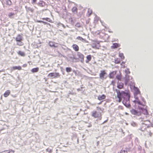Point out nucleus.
Returning <instances> with one entry per match:
<instances>
[{
	"instance_id": "obj_1",
	"label": "nucleus",
	"mask_w": 153,
	"mask_h": 153,
	"mask_svg": "<svg viewBox=\"0 0 153 153\" xmlns=\"http://www.w3.org/2000/svg\"><path fill=\"white\" fill-rule=\"evenodd\" d=\"M131 112L132 114L136 116H139L142 114L145 115L148 114V111L146 109L139 107L138 110H136L134 109H132L131 110Z\"/></svg>"
},
{
	"instance_id": "obj_2",
	"label": "nucleus",
	"mask_w": 153,
	"mask_h": 153,
	"mask_svg": "<svg viewBox=\"0 0 153 153\" xmlns=\"http://www.w3.org/2000/svg\"><path fill=\"white\" fill-rule=\"evenodd\" d=\"M117 93V97L118 98V100H117L119 102L121 101L122 98H125L126 97L128 99L129 98L130 95L128 92H126L124 91H122L120 92V91L117 90H116Z\"/></svg>"
},
{
	"instance_id": "obj_3",
	"label": "nucleus",
	"mask_w": 153,
	"mask_h": 153,
	"mask_svg": "<svg viewBox=\"0 0 153 153\" xmlns=\"http://www.w3.org/2000/svg\"><path fill=\"white\" fill-rule=\"evenodd\" d=\"M91 116L95 118H99L100 120H101L102 118L101 113L95 111L92 112Z\"/></svg>"
},
{
	"instance_id": "obj_4",
	"label": "nucleus",
	"mask_w": 153,
	"mask_h": 153,
	"mask_svg": "<svg viewBox=\"0 0 153 153\" xmlns=\"http://www.w3.org/2000/svg\"><path fill=\"white\" fill-rule=\"evenodd\" d=\"M91 46L94 48L99 49L100 47V42L98 41L93 40L91 43Z\"/></svg>"
},
{
	"instance_id": "obj_5",
	"label": "nucleus",
	"mask_w": 153,
	"mask_h": 153,
	"mask_svg": "<svg viewBox=\"0 0 153 153\" xmlns=\"http://www.w3.org/2000/svg\"><path fill=\"white\" fill-rule=\"evenodd\" d=\"M48 76L52 78H56L59 77L60 74L59 73L52 72L49 73L48 74Z\"/></svg>"
},
{
	"instance_id": "obj_6",
	"label": "nucleus",
	"mask_w": 153,
	"mask_h": 153,
	"mask_svg": "<svg viewBox=\"0 0 153 153\" xmlns=\"http://www.w3.org/2000/svg\"><path fill=\"white\" fill-rule=\"evenodd\" d=\"M107 75V73L105 71H101L99 74L100 77L102 79H105L107 78V76H106Z\"/></svg>"
},
{
	"instance_id": "obj_7",
	"label": "nucleus",
	"mask_w": 153,
	"mask_h": 153,
	"mask_svg": "<svg viewBox=\"0 0 153 153\" xmlns=\"http://www.w3.org/2000/svg\"><path fill=\"white\" fill-rule=\"evenodd\" d=\"M86 59L85 62L87 63H89L90 61L91 60L92 56L91 55H88L86 57Z\"/></svg>"
},
{
	"instance_id": "obj_8",
	"label": "nucleus",
	"mask_w": 153,
	"mask_h": 153,
	"mask_svg": "<svg viewBox=\"0 0 153 153\" xmlns=\"http://www.w3.org/2000/svg\"><path fill=\"white\" fill-rule=\"evenodd\" d=\"M116 73L117 72L116 71H113L110 73L109 75V77L110 78H113L115 75L116 74Z\"/></svg>"
},
{
	"instance_id": "obj_9",
	"label": "nucleus",
	"mask_w": 153,
	"mask_h": 153,
	"mask_svg": "<svg viewBox=\"0 0 153 153\" xmlns=\"http://www.w3.org/2000/svg\"><path fill=\"white\" fill-rule=\"evenodd\" d=\"M16 42L22 40V37L20 34H18L17 35L15 39Z\"/></svg>"
},
{
	"instance_id": "obj_10",
	"label": "nucleus",
	"mask_w": 153,
	"mask_h": 153,
	"mask_svg": "<svg viewBox=\"0 0 153 153\" xmlns=\"http://www.w3.org/2000/svg\"><path fill=\"white\" fill-rule=\"evenodd\" d=\"M120 46V45L117 43H114L113 44L111 48L112 49H115Z\"/></svg>"
},
{
	"instance_id": "obj_11",
	"label": "nucleus",
	"mask_w": 153,
	"mask_h": 153,
	"mask_svg": "<svg viewBox=\"0 0 153 153\" xmlns=\"http://www.w3.org/2000/svg\"><path fill=\"white\" fill-rule=\"evenodd\" d=\"M77 55L78 57L83 61H84V55L80 53H78Z\"/></svg>"
},
{
	"instance_id": "obj_12",
	"label": "nucleus",
	"mask_w": 153,
	"mask_h": 153,
	"mask_svg": "<svg viewBox=\"0 0 153 153\" xmlns=\"http://www.w3.org/2000/svg\"><path fill=\"white\" fill-rule=\"evenodd\" d=\"M72 47L75 51H77L79 50V47L76 44H73L72 46Z\"/></svg>"
},
{
	"instance_id": "obj_13",
	"label": "nucleus",
	"mask_w": 153,
	"mask_h": 153,
	"mask_svg": "<svg viewBox=\"0 0 153 153\" xmlns=\"http://www.w3.org/2000/svg\"><path fill=\"white\" fill-rule=\"evenodd\" d=\"M10 90H7L5 91L4 94V97H7L10 94Z\"/></svg>"
},
{
	"instance_id": "obj_14",
	"label": "nucleus",
	"mask_w": 153,
	"mask_h": 153,
	"mask_svg": "<svg viewBox=\"0 0 153 153\" xmlns=\"http://www.w3.org/2000/svg\"><path fill=\"white\" fill-rule=\"evenodd\" d=\"M106 96L104 94L102 95H99L98 97V99L100 100L105 99V98Z\"/></svg>"
},
{
	"instance_id": "obj_15",
	"label": "nucleus",
	"mask_w": 153,
	"mask_h": 153,
	"mask_svg": "<svg viewBox=\"0 0 153 153\" xmlns=\"http://www.w3.org/2000/svg\"><path fill=\"white\" fill-rule=\"evenodd\" d=\"M38 4L39 6L41 7H43L45 5V2L42 1H40Z\"/></svg>"
},
{
	"instance_id": "obj_16",
	"label": "nucleus",
	"mask_w": 153,
	"mask_h": 153,
	"mask_svg": "<svg viewBox=\"0 0 153 153\" xmlns=\"http://www.w3.org/2000/svg\"><path fill=\"white\" fill-rule=\"evenodd\" d=\"M12 69L13 70H17V69L20 70H21L22 69V68L20 66H13L12 67Z\"/></svg>"
},
{
	"instance_id": "obj_17",
	"label": "nucleus",
	"mask_w": 153,
	"mask_h": 153,
	"mask_svg": "<svg viewBox=\"0 0 153 153\" xmlns=\"http://www.w3.org/2000/svg\"><path fill=\"white\" fill-rule=\"evenodd\" d=\"M17 53L19 55H20L22 56H24L25 55V53L24 52L21 51H19L17 52Z\"/></svg>"
},
{
	"instance_id": "obj_18",
	"label": "nucleus",
	"mask_w": 153,
	"mask_h": 153,
	"mask_svg": "<svg viewBox=\"0 0 153 153\" xmlns=\"http://www.w3.org/2000/svg\"><path fill=\"white\" fill-rule=\"evenodd\" d=\"M117 87L119 89L123 88V84L121 82L118 83Z\"/></svg>"
},
{
	"instance_id": "obj_19",
	"label": "nucleus",
	"mask_w": 153,
	"mask_h": 153,
	"mask_svg": "<svg viewBox=\"0 0 153 153\" xmlns=\"http://www.w3.org/2000/svg\"><path fill=\"white\" fill-rule=\"evenodd\" d=\"M39 70V68L38 67H37L36 68H34L32 69L31 70V71L32 73H34L37 72Z\"/></svg>"
},
{
	"instance_id": "obj_20",
	"label": "nucleus",
	"mask_w": 153,
	"mask_h": 153,
	"mask_svg": "<svg viewBox=\"0 0 153 153\" xmlns=\"http://www.w3.org/2000/svg\"><path fill=\"white\" fill-rule=\"evenodd\" d=\"M15 15V13H13L10 12V13L8 15V16L10 18H13V16Z\"/></svg>"
},
{
	"instance_id": "obj_21",
	"label": "nucleus",
	"mask_w": 153,
	"mask_h": 153,
	"mask_svg": "<svg viewBox=\"0 0 153 153\" xmlns=\"http://www.w3.org/2000/svg\"><path fill=\"white\" fill-rule=\"evenodd\" d=\"M17 45L19 46H23L24 45V43L22 42V41L17 42Z\"/></svg>"
},
{
	"instance_id": "obj_22",
	"label": "nucleus",
	"mask_w": 153,
	"mask_h": 153,
	"mask_svg": "<svg viewBox=\"0 0 153 153\" xmlns=\"http://www.w3.org/2000/svg\"><path fill=\"white\" fill-rule=\"evenodd\" d=\"M147 132L145 135H147L148 137H151L152 136V133L150 131H147Z\"/></svg>"
},
{
	"instance_id": "obj_23",
	"label": "nucleus",
	"mask_w": 153,
	"mask_h": 153,
	"mask_svg": "<svg viewBox=\"0 0 153 153\" xmlns=\"http://www.w3.org/2000/svg\"><path fill=\"white\" fill-rule=\"evenodd\" d=\"M120 60L118 58H117L114 60V62L116 64H119L120 63Z\"/></svg>"
},
{
	"instance_id": "obj_24",
	"label": "nucleus",
	"mask_w": 153,
	"mask_h": 153,
	"mask_svg": "<svg viewBox=\"0 0 153 153\" xmlns=\"http://www.w3.org/2000/svg\"><path fill=\"white\" fill-rule=\"evenodd\" d=\"M116 77L117 79L120 80H121L122 78V75L121 74L117 75L116 76Z\"/></svg>"
},
{
	"instance_id": "obj_25",
	"label": "nucleus",
	"mask_w": 153,
	"mask_h": 153,
	"mask_svg": "<svg viewBox=\"0 0 153 153\" xmlns=\"http://www.w3.org/2000/svg\"><path fill=\"white\" fill-rule=\"evenodd\" d=\"M6 4L9 5H10L12 4L11 1L10 0H6Z\"/></svg>"
},
{
	"instance_id": "obj_26",
	"label": "nucleus",
	"mask_w": 153,
	"mask_h": 153,
	"mask_svg": "<svg viewBox=\"0 0 153 153\" xmlns=\"http://www.w3.org/2000/svg\"><path fill=\"white\" fill-rule=\"evenodd\" d=\"M71 10H72V11L73 12V13H75V12H77V7H73L72 9H71Z\"/></svg>"
},
{
	"instance_id": "obj_27",
	"label": "nucleus",
	"mask_w": 153,
	"mask_h": 153,
	"mask_svg": "<svg viewBox=\"0 0 153 153\" xmlns=\"http://www.w3.org/2000/svg\"><path fill=\"white\" fill-rule=\"evenodd\" d=\"M119 56L121 58L122 60L124 59H125V56L122 53H120Z\"/></svg>"
},
{
	"instance_id": "obj_28",
	"label": "nucleus",
	"mask_w": 153,
	"mask_h": 153,
	"mask_svg": "<svg viewBox=\"0 0 153 153\" xmlns=\"http://www.w3.org/2000/svg\"><path fill=\"white\" fill-rule=\"evenodd\" d=\"M49 45L51 47H56V46L55 45L54 43L52 42H49Z\"/></svg>"
},
{
	"instance_id": "obj_29",
	"label": "nucleus",
	"mask_w": 153,
	"mask_h": 153,
	"mask_svg": "<svg viewBox=\"0 0 153 153\" xmlns=\"http://www.w3.org/2000/svg\"><path fill=\"white\" fill-rule=\"evenodd\" d=\"M134 90L135 91L136 93V94H139L140 93V91L139 89L137 88H134Z\"/></svg>"
},
{
	"instance_id": "obj_30",
	"label": "nucleus",
	"mask_w": 153,
	"mask_h": 153,
	"mask_svg": "<svg viewBox=\"0 0 153 153\" xmlns=\"http://www.w3.org/2000/svg\"><path fill=\"white\" fill-rule=\"evenodd\" d=\"M42 19L43 20H45L48 21L49 22H51L52 20L49 18H42Z\"/></svg>"
},
{
	"instance_id": "obj_31",
	"label": "nucleus",
	"mask_w": 153,
	"mask_h": 153,
	"mask_svg": "<svg viewBox=\"0 0 153 153\" xmlns=\"http://www.w3.org/2000/svg\"><path fill=\"white\" fill-rule=\"evenodd\" d=\"M76 39H77L79 40H80V41H83L85 40L82 37H80L79 36H78L76 38Z\"/></svg>"
},
{
	"instance_id": "obj_32",
	"label": "nucleus",
	"mask_w": 153,
	"mask_h": 153,
	"mask_svg": "<svg viewBox=\"0 0 153 153\" xmlns=\"http://www.w3.org/2000/svg\"><path fill=\"white\" fill-rule=\"evenodd\" d=\"M66 70L67 72H69L71 71V68L69 67H67L66 68Z\"/></svg>"
},
{
	"instance_id": "obj_33",
	"label": "nucleus",
	"mask_w": 153,
	"mask_h": 153,
	"mask_svg": "<svg viewBox=\"0 0 153 153\" xmlns=\"http://www.w3.org/2000/svg\"><path fill=\"white\" fill-rule=\"evenodd\" d=\"M57 25L58 27H59V26L62 25V26L64 28H65V26L63 24H62L60 23H58L57 24Z\"/></svg>"
},
{
	"instance_id": "obj_34",
	"label": "nucleus",
	"mask_w": 153,
	"mask_h": 153,
	"mask_svg": "<svg viewBox=\"0 0 153 153\" xmlns=\"http://www.w3.org/2000/svg\"><path fill=\"white\" fill-rule=\"evenodd\" d=\"M125 72L126 74L130 73V71L128 69H127L125 71Z\"/></svg>"
},
{
	"instance_id": "obj_35",
	"label": "nucleus",
	"mask_w": 153,
	"mask_h": 153,
	"mask_svg": "<svg viewBox=\"0 0 153 153\" xmlns=\"http://www.w3.org/2000/svg\"><path fill=\"white\" fill-rule=\"evenodd\" d=\"M37 22H39V23H44L45 24H46V22H44L42 21L37 20Z\"/></svg>"
},
{
	"instance_id": "obj_36",
	"label": "nucleus",
	"mask_w": 153,
	"mask_h": 153,
	"mask_svg": "<svg viewBox=\"0 0 153 153\" xmlns=\"http://www.w3.org/2000/svg\"><path fill=\"white\" fill-rule=\"evenodd\" d=\"M76 26L77 27H80V24L79 23H77L76 24Z\"/></svg>"
},
{
	"instance_id": "obj_37",
	"label": "nucleus",
	"mask_w": 153,
	"mask_h": 153,
	"mask_svg": "<svg viewBox=\"0 0 153 153\" xmlns=\"http://www.w3.org/2000/svg\"><path fill=\"white\" fill-rule=\"evenodd\" d=\"M37 0H32V4H33L36 2V1Z\"/></svg>"
},
{
	"instance_id": "obj_38",
	"label": "nucleus",
	"mask_w": 153,
	"mask_h": 153,
	"mask_svg": "<svg viewBox=\"0 0 153 153\" xmlns=\"http://www.w3.org/2000/svg\"><path fill=\"white\" fill-rule=\"evenodd\" d=\"M14 151L12 150H10L9 151V152L7 153H14Z\"/></svg>"
},
{
	"instance_id": "obj_39",
	"label": "nucleus",
	"mask_w": 153,
	"mask_h": 153,
	"mask_svg": "<svg viewBox=\"0 0 153 153\" xmlns=\"http://www.w3.org/2000/svg\"><path fill=\"white\" fill-rule=\"evenodd\" d=\"M136 102H137L138 103V104H139V105H141V103L139 101V100H137V101H136Z\"/></svg>"
},
{
	"instance_id": "obj_40",
	"label": "nucleus",
	"mask_w": 153,
	"mask_h": 153,
	"mask_svg": "<svg viewBox=\"0 0 153 153\" xmlns=\"http://www.w3.org/2000/svg\"><path fill=\"white\" fill-rule=\"evenodd\" d=\"M27 66V64H24L22 65V67H26Z\"/></svg>"
},
{
	"instance_id": "obj_41",
	"label": "nucleus",
	"mask_w": 153,
	"mask_h": 153,
	"mask_svg": "<svg viewBox=\"0 0 153 153\" xmlns=\"http://www.w3.org/2000/svg\"><path fill=\"white\" fill-rule=\"evenodd\" d=\"M146 122H148L149 123V124H148V125H149L150 124V122L149 120H147L146 121L144 122L145 123Z\"/></svg>"
},
{
	"instance_id": "obj_42",
	"label": "nucleus",
	"mask_w": 153,
	"mask_h": 153,
	"mask_svg": "<svg viewBox=\"0 0 153 153\" xmlns=\"http://www.w3.org/2000/svg\"><path fill=\"white\" fill-rule=\"evenodd\" d=\"M28 9L30 11L32 12L33 11V10L32 9L30 8H29Z\"/></svg>"
},
{
	"instance_id": "obj_43",
	"label": "nucleus",
	"mask_w": 153,
	"mask_h": 153,
	"mask_svg": "<svg viewBox=\"0 0 153 153\" xmlns=\"http://www.w3.org/2000/svg\"><path fill=\"white\" fill-rule=\"evenodd\" d=\"M125 63V62H123L121 64V65H122V64H124Z\"/></svg>"
},
{
	"instance_id": "obj_44",
	"label": "nucleus",
	"mask_w": 153,
	"mask_h": 153,
	"mask_svg": "<svg viewBox=\"0 0 153 153\" xmlns=\"http://www.w3.org/2000/svg\"><path fill=\"white\" fill-rule=\"evenodd\" d=\"M122 150H121V151L119 153H122Z\"/></svg>"
},
{
	"instance_id": "obj_45",
	"label": "nucleus",
	"mask_w": 153,
	"mask_h": 153,
	"mask_svg": "<svg viewBox=\"0 0 153 153\" xmlns=\"http://www.w3.org/2000/svg\"><path fill=\"white\" fill-rule=\"evenodd\" d=\"M140 130L141 131H143V130H142V128H141L140 129Z\"/></svg>"
},
{
	"instance_id": "obj_46",
	"label": "nucleus",
	"mask_w": 153,
	"mask_h": 153,
	"mask_svg": "<svg viewBox=\"0 0 153 153\" xmlns=\"http://www.w3.org/2000/svg\"><path fill=\"white\" fill-rule=\"evenodd\" d=\"M101 102H100V103H98V104H99H99H101Z\"/></svg>"
},
{
	"instance_id": "obj_47",
	"label": "nucleus",
	"mask_w": 153,
	"mask_h": 153,
	"mask_svg": "<svg viewBox=\"0 0 153 153\" xmlns=\"http://www.w3.org/2000/svg\"><path fill=\"white\" fill-rule=\"evenodd\" d=\"M109 32L110 33H112V31H109Z\"/></svg>"
},
{
	"instance_id": "obj_48",
	"label": "nucleus",
	"mask_w": 153,
	"mask_h": 153,
	"mask_svg": "<svg viewBox=\"0 0 153 153\" xmlns=\"http://www.w3.org/2000/svg\"><path fill=\"white\" fill-rule=\"evenodd\" d=\"M123 103L124 104V102H125L124 101H123Z\"/></svg>"
}]
</instances>
